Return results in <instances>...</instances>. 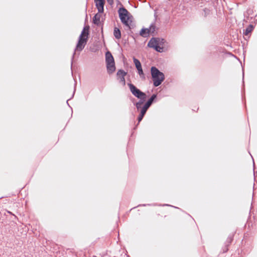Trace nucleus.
<instances>
[{
  "instance_id": "obj_1",
  "label": "nucleus",
  "mask_w": 257,
  "mask_h": 257,
  "mask_svg": "<svg viewBox=\"0 0 257 257\" xmlns=\"http://www.w3.org/2000/svg\"><path fill=\"white\" fill-rule=\"evenodd\" d=\"M89 29V27L87 28V30ZM89 32L88 30L87 31H85V28H84L83 30L81 32L80 35L79 37L78 41L77 44L76 45V48L74 50V52L73 54L72 59H71V66L72 67V63L74 59V55L76 54V51H78L79 52L81 51L85 47L86 44H87Z\"/></svg>"
},
{
  "instance_id": "obj_2",
  "label": "nucleus",
  "mask_w": 257,
  "mask_h": 257,
  "mask_svg": "<svg viewBox=\"0 0 257 257\" xmlns=\"http://www.w3.org/2000/svg\"><path fill=\"white\" fill-rule=\"evenodd\" d=\"M151 73L153 81V85L155 87L160 85L165 79L164 73L161 72L155 66H152L151 68Z\"/></svg>"
},
{
  "instance_id": "obj_3",
  "label": "nucleus",
  "mask_w": 257,
  "mask_h": 257,
  "mask_svg": "<svg viewBox=\"0 0 257 257\" xmlns=\"http://www.w3.org/2000/svg\"><path fill=\"white\" fill-rule=\"evenodd\" d=\"M128 86L130 88V91L132 93L138 98H143L145 96H146V94L140 90L133 84L128 83L127 84Z\"/></svg>"
},
{
  "instance_id": "obj_4",
  "label": "nucleus",
  "mask_w": 257,
  "mask_h": 257,
  "mask_svg": "<svg viewBox=\"0 0 257 257\" xmlns=\"http://www.w3.org/2000/svg\"><path fill=\"white\" fill-rule=\"evenodd\" d=\"M156 41L155 37L152 38L148 43V47L152 48L155 51L160 53L163 52V46L158 45Z\"/></svg>"
},
{
  "instance_id": "obj_5",
  "label": "nucleus",
  "mask_w": 257,
  "mask_h": 257,
  "mask_svg": "<svg viewBox=\"0 0 257 257\" xmlns=\"http://www.w3.org/2000/svg\"><path fill=\"white\" fill-rule=\"evenodd\" d=\"M233 237L234 235L232 233L228 235L226 241L224 242V246L222 248L223 253L226 252L228 251V247L233 240Z\"/></svg>"
},
{
  "instance_id": "obj_6",
  "label": "nucleus",
  "mask_w": 257,
  "mask_h": 257,
  "mask_svg": "<svg viewBox=\"0 0 257 257\" xmlns=\"http://www.w3.org/2000/svg\"><path fill=\"white\" fill-rule=\"evenodd\" d=\"M105 0H94L95 6L98 10L99 13H103L104 12V6Z\"/></svg>"
},
{
  "instance_id": "obj_7",
  "label": "nucleus",
  "mask_w": 257,
  "mask_h": 257,
  "mask_svg": "<svg viewBox=\"0 0 257 257\" xmlns=\"http://www.w3.org/2000/svg\"><path fill=\"white\" fill-rule=\"evenodd\" d=\"M118 13L119 19L129 17L130 14L127 10L123 6L120 7L118 10Z\"/></svg>"
},
{
  "instance_id": "obj_8",
  "label": "nucleus",
  "mask_w": 257,
  "mask_h": 257,
  "mask_svg": "<svg viewBox=\"0 0 257 257\" xmlns=\"http://www.w3.org/2000/svg\"><path fill=\"white\" fill-rule=\"evenodd\" d=\"M142 206H144V207H147V206H149V207L171 206V207H174L175 209H180L179 207H175V206H171V205H170L167 204H162H162L157 205V204H140V205H138L137 206L134 207L132 208L131 209H136L137 207H142Z\"/></svg>"
},
{
  "instance_id": "obj_9",
  "label": "nucleus",
  "mask_w": 257,
  "mask_h": 257,
  "mask_svg": "<svg viewBox=\"0 0 257 257\" xmlns=\"http://www.w3.org/2000/svg\"><path fill=\"white\" fill-rule=\"evenodd\" d=\"M126 75V73L122 69H119L117 72V76L120 78V82L123 83V85L125 84L124 77Z\"/></svg>"
},
{
  "instance_id": "obj_10",
  "label": "nucleus",
  "mask_w": 257,
  "mask_h": 257,
  "mask_svg": "<svg viewBox=\"0 0 257 257\" xmlns=\"http://www.w3.org/2000/svg\"><path fill=\"white\" fill-rule=\"evenodd\" d=\"M120 20L122 23L126 26L129 30H131L133 28V26L132 25V22L130 20V17L120 19Z\"/></svg>"
},
{
  "instance_id": "obj_11",
  "label": "nucleus",
  "mask_w": 257,
  "mask_h": 257,
  "mask_svg": "<svg viewBox=\"0 0 257 257\" xmlns=\"http://www.w3.org/2000/svg\"><path fill=\"white\" fill-rule=\"evenodd\" d=\"M105 62L106 64L115 63L113 56L110 51H107L105 53Z\"/></svg>"
},
{
  "instance_id": "obj_12",
  "label": "nucleus",
  "mask_w": 257,
  "mask_h": 257,
  "mask_svg": "<svg viewBox=\"0 0 257 257\" xmlns=\"http://www.w3.org/2000/svg\"><path fill=\"white\" fill-rule=\"evenodd\" d=\"M251 216H252L253 219L257 220V210H249V216L247 219V222H251Z\"/></svg>"
},
{
  "instance_id": "obj_13",
  "label": "nucleus",
  "mask_w": 257,
  "mask_h": 257,
  "mask_svg": "<svg viewBox=\"0 0 257 257\" xmlns=\"http://www.w3.org/2000/svg\"><path fill=\"white\" fill-rule=\"evenodd\" d=\"M157 98V94H153L150 98L145 102V104L148 106L149 108L152 104L156 101Z\"/></svg>"
},
{
  "instance_id": "obj_14",
  "label": "nucleus",
  "mask_w": 257,
  "mask_h": 257,
  "mask_svg": "<svg viewBox=\"0 0 257 257\" xmlns=\"http://www.w3.org/2000/svg\"><path fill=\"white\" fill-rule=\"evenodd\" d=\"M106 64L108 73L112 74L115 71V63H108Z\"/></svg>"
},
{
  "instance_id": "obj_15",
  "label": "nucleus",
  "mask_w": 257,
  "mask_h": 257,
  "mask_svg": "<svg viewBox=\"0 0 257 257\" xmlns=\"http://www.w3.org/2000/svg\"><path fill=\"white\" fill-rule=\"evenodd\" d=\"M150 33V30L148 28H142L140 32V36L144 38L148 37Z\"/></svg>"
},
{
  "instance_id": "obj_16",
  "label": "nucleus",
  "mask_w": 257,
  "mask_h": 257,
  "mask_svg": "<svg viewBox=\"0 0 257 257\" xmlns=\"http://www.w3.org/2000/svg\"><path fill=\"white\" fill-rule=\"evenodd\" d=\"M254 26L252 24H249L245 30H243V34L245 36H247L254 29Z\"/></svg>"
},
{
  "instance_id": "obj_17",
  "label": "nucleus",
  "mask_w": 257,
  "mask_h": 257,
  "mask_svg": "<svg viewBox=\"0 0 257 257\" xmlns=\"http://www.w3.org/2000/svg\"><path fill=\"white\" fill-rule=\"evenodd\" d=\"M146 98L147 96L143 97V98H139L140 100L138 102H137L136 103H134V105L136 106L138 110H139L141 108L142 105L144 103Z\"/></svg>"
},
{
  "instance_id": "obj_18",
  "label": "nucleus",
  "mask_w": 257,
  "mask_h": 257,
  "mask_svg": "<svg viewBox=\"0 0 257 257\" xmlns=\"http://www.w3.org/2000/svg\"><path fill=\"white\" fill-rule=\"evenodd\" d=\"M113 35L116 39H119L121 38V31L119 28L117 27L114 28Z\"/></svg>"
},
{
  "instance_id": "obj_19",
  "label": "nucleus",
  "mask_w": 257,
  "mask_h": 257,
  "mask_svg": "<svg viewBox=\"0 0 257 257\" xmlns=\"http://www.w3.org/2000/svg\"><path fill=\"white\" fill-rule=\"evenodd\" d=\"M100 15L96 14L94 15L93 18V23L97 25H98L100 23Z\"/></svg>"
},
{
  "instance_id": "obj_20",
  "label": "nucleus",
  "mask_w": 257,
  "mask_h": 257,
  "mask_svg": "<svg viewBox=\"0 0 257 257\" xmlns=\"http://www.w3.org/2000/svg\"><path fill=\"white\" fill-rule=\"evenodd\" d=\"M149 108V107L144 104L143 106H141L139 111H140V113L145 115Z\"/></svg>"
},
{
  "instance_id": "obj_21",
  "label": "nucleus",
  "mask_w": 257,
  "mask_h": 257,
  "mask_svg": "<svg viewBox=\"0 0 257 257\" xmlns=\"http://www.w3.org/2000/svg\"><path fill=\"white\" fill-rule=\"evenodd\" d=\"M133 60L137 69L142 67V64L138 59L135 57H133Z\"/></svg>"
},
{
  "instance_id": "obj_22",
  "label": "nucleus",
  "mask_w": 257,
  "mask_h": 257,
  "mask_svg": "<svg viewBox=\"0 0 257 257\" xmlns=\"http://www.w3.org/2000/svg\"><path fill=\"white\" fill-rule=\"evenodd\" d=\"M137 69L138 70V73L140 76V78L143 80H145L146 79V77L145 74L144 73L142 67Z\"/></svg>"
},
{
  "instance_id": "obj_23",
  "label": "nucleus",
  "mask_w": 257,
  "mask_h": 257,
  "mask_svg": "<svg viewBox=\"0 0 257 257\" xmlns=\"http://www.w3.org/2000/svg\"><path fill=\"white\" fill-rule=\"evenodd\" d=\"M155 39L156 40V41L157 44L161 46H163L166 42L165 40L163 38L155 37Z\"/></svg>"
},
{
  "instance_id": "obj_24",
  "label": "nucleus",
  "mask_w": 257,
  "mask_h": 257,
  "mask_svg": "<svg viewBox=\"0 0 257 257\" xmlns=\"http://www.w3.org/2000/svg\"><path fill=\"white\" fill-rule=\"evenodd\" d=\"M145 115L144 114H142L141 113H140L138 117V123L137 124V125L136 126V127H134V129H136L137 126L138 125V124H139V123L142 120V119H143V117H144Z\"/></svg>"
},
{
  "instance_id": "obj_25",
  "label": "nucleus",
  "mask_w": 257,
  "mask_h": 257,
  "mask_svg": "<svg viewBox=\"0 0 257 257\" xmlns=\"http://www.w3.org/2000/svg\"><path fill=\"white\" fill-rule=\"evenodd\" d=\"M156 26L154 24H152L149 28H148L149 30H150V33H154V32L155 31Z\"/></svg>"
},
{
  "instance_id": "obj_26",
  "label": "nucleus",
  "mask_w": 257,
  "mask_h": 257,
  "mask_svg": "<svg viewBox=\"0 0 257 257\" xmlns=\"http://www.w3.org/2000/svg\"><path fill=\"white\" fill-rule=\"evenodd\" d=\"M204 17H207V16L208 15H209V12H210V11L209 9H207V8H205L204 10Z\"/></svg>"
},
{
  "instance_id": "obj_27",
  "label": "nucleus",
  "mask_w": 257,
  "mask_h": 257,
  "mask_svg": "<svg viewBox=\"0 0 257 257\" xmlns=\"http://www.w3.org/2000/svg\"><path fill=\"white\" fill-rule=\"evenodd\" d=\"M2 211H6L8 213H9L10 214L13 215L15 219L17 218V217L14 214H13L11 211H10L8 210H2Z\"/></svg>"
},
{
  "instance_id": "obj_28",
  "label": "nucleus",
  "mask_w": 257,
  "mask_h": 257,
  "mask_svg": "<svg viewBox=\"0 0 257 257\" xmlns=\"http://www.w3.org/2000/svg\"><path fill=\"white\" fill-rule=\"evenodd\" d=\"M107 1L108 3L110 5H112L113 4V0H107Z\"/></svg>"
},
{
  "instance_id": "obj_29",
  "label": "nucleus",
  "mask_w": 257,
  "mask_h": 257,
  "mask_svg": "<svg viewBox=\"0 0 257 257\" xmlns=\"http://www.w3.org/2000/svg\"><path fill=\"white\" fill-rule=\"evenodd\" d=\"M251 11H252V10H248L247 11V14H248V15H250V14H251Z\"/></svg>"
},
{
  "instance_id": "obj_30",
  "label": "nucleus",
  "mask_w": 257,
  "mask_h": 257,
  "mask_svg": "<svg viewBox=\"0 0 257 257\" xmlns=\"http://www.w3.org/2000/svg\"><path fill=\"white\" fill-rule=\"evenodd\" d=\"M75 91V89L74 88V92H73V95H72V97H73L74 96Z\"/></svg>"
},
{
  "instance_id": "obj_31",
  "label": "nucleus",
  "mask_w": 257,
  "mask_h": 257,
  "mask_svg": "<svg viewBox=\"0 0 257 257\" xmlns=\"http://www.w3.org/2000/svg\"><path fill=\"white\" fill-rule=\"evenodd\" d=\"M120 212H119L118 213V218H119V216H120Z\"/></svg>"
},
{
  "instance_id": "obj_32",
  "label": "nucleus",
  "mask_w": 257,
  "mask_h": 257,
  "mask_svg": "<svg viewBox=\"0 0 257 257\" xmlns=\"http://www.w3.org/2000/svg\"><path fill=\"white\" fill-rule=\"evenodd\" d=\"M139 1L142 2H145L146 0H139Z\"/></svg>"
},
{
  "instance_id": "obj_33",
  "label": "nucleus",
  "mask_w": 257,
  "mask_h": 257,
  "mask_svg": "<svg viewBox=\"0 0 257 257\" xmlns=\"http://www.w3.org/2000/svg\"><path fill=\"white\" fill-rule=\"evenodd\" d=\"M243 71V70H242ZM243 78H244V71L242 72Z\"/></svg>"
},
{
  "instance_id": "obj_34",
  "label": "nucleus",
  "mask_w": 257,
  "mask_h": 257,
  "mask_svg": "<svg viewBox=\"0 0 257 257\" xmlns=\"http://www.w3.org/2000/svg\"><path fill=\"white\" fill-rule=\"evenodd\" d=\"M68 100H69V99L67 100V104H68V105H69V103H68Z\"/></svg>"
},
{
  "instance_id": "obj_35",
  "label": "nucleus",
  "mask_w": 257,
  "mask_h": 257,
  "mask_svg": "<svg viewBox=\"0 0 257 257\" xmlns=\"http://www.w3.org/2000/svg\"><path fill=\"white\" fill-rule=\"evenodd\" d=\"M187 214L188 216H190V217H191V216L189 214Z\"/></svg>"
},
{
  "instance_id": "obj_36",
  "label": "nucleus",
  "mask_w": 257,
  "mask_h": 257,
  "mask_svg": "<svg viewBox=\"0 0 257 257\" xmlns=\"http://www.w3.org/2000/svg\"><path fill=\"white\" fill-rule=\"evenodd\" d=\"M253 174H254V176L255 175V172L254 171H253Z\"/></svg>"
}]
</instances>
